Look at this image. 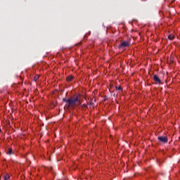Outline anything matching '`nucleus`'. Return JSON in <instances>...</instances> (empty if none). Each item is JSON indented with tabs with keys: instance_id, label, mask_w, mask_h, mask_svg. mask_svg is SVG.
Wrapping results in <instances>:
<instances>
[{
	"instance_id": "ddd939ff",
	"label": "nucleus",
	"mask_w": 180,
	"mask_h": 180,
	"mask_svg": "<svg viewBox=\"0 0 180 180\" xmlns=\"http://www.w3.org/2000/svg\"><path fill=\"white\" fill-rule=\"evenodd\" d=\"M53 108H54L55 106H56V103H53Z\"/></svg>"
},
{
	"instance_id": "39448f33",
	"label": "nucleus",
	"mask_w": 180,
	"mask_h": 180,
	"mask_svg": "<svg viewBox=\"0 0 180 180\" xmlns=\"http://www.w3.org/2000/svg\"><path fill=\"white\" fill-rule=\"evenodd\" d=\"M7 154L8 155H11L13 154V151L12 150V148H10L8 149Z\"/></svg>"
},
{
	"instance_id": "1a4fd4ad",
	"label": "nucleus",
	"mask_w": 180,
	"mask_h": 180,
	"mask_svg": "<svg viewBox=\"0 0 180 180\" xmlns=\"http://www.w3.org/2000/svg\"><path fill=\"white\" fill-rule=\"evenodd\" d=\"M39 75H35L34 77V81H35V82L37 81V79H39Z\"/></svg>"
},
{
	"instance_id": "4468645a",
	"label": "nucleus",
	"mask_w": 180,
	"mask_h": 180,
	"mask_svg": "<svg viewBox=\"0 0 180 180\" xmlns=\"http://www.w3.org/2000/svg\"><path fill=\"white\" fill-rule=\"evenodd\" d=\"M66 81H68V77H66Z\"/></svg>"
},
{
	"instance_id": "423d86ee",
	"label": "nucleus",
	"mask_w": 180,
	"mask_h": 180,
	"mask_svg": "<svg viewBox=\"0 0 180 180\" xmlns=\"http://www.w3.org/2000/svg\"><path fill=\"white\" fill-rule=\"evenodd\" d=\"M168 39H169V40H174V35H172V34H169V35L168 36Z\"/></svg>"
},
{
	"instance_id": "f03ea898",
	"label": "nucleus",
	"mask_w": 180,
	"mask_h": 180,
	"mask_svg": "<svg viewBox=\"0 0 180 180\" xmlns=\"http://www.w3.org/2000/svg\"><path fill=\"white\" fill-rule=\"evenodd\" d=\"M158 140L159 141H160L161 143H168V137L167 136H158Z\"/></svg>"
},
{
	"instance_id": "f8f14e48",
	"label": "nucleus",
	"mask_w": 180,
	"mask_h": 180,
	"mask_svg": "<svg viewBox=\"0 0 180 180\" xmlns=\"http://www.w3.org/2000/svg\"><path fill=\"white\" fill-rule=\"evenodd\" d=\"M65 109H68V105L66 104V105H65Z\"/></svg>"
},
{
	"instance_id": "9b49d317",
	"label": "nucleus",
	"mask_w": 180,
	"mask_h": 180,
	"mask_svg": "<svg viewBox=\"0 0 180 180\" xmlns=\"http://www.w3.org/2000/svg\"><path fill=\"white\" fill-rule=\"evenodd\" d=\"M63 102H66V103H68V98H63Z\"/></svg>"
},
{
	"instance_id": "f257e3e1",
	"label": "nucleus",
	"mask_w": 180,
	"mask_h": 180,
	"mask_svg": "<svg viewBox=\"0 0 180 180\" xmlns=\"http://www.w3.org/2000/svg\"><path fill=\"white\" fill-rule=\"evenodd\" d=\"M79 105H81V101L78 99V96L70 97V98L68 99L69 109H74V108L79 106Z\"/></svg>"
},
{
	"instance_id": "9d476101",
	"label": "nucleus",
	"mask_w": 180,
	"mask_h": 180,
	"mask_svg": "<svg viewBox=\"0 0 180 180\" xmlns=\"http://www.w3.org/2000/svg\"><path fill=\"white\" fill-rule=\"evenodd\" d=\"M72 79H74V77L72 76H69L68 77V81L70 82V81H72Z\"/></svg>"
},
{
	"instance_id": "20e7f679",
	"label": "nucleus",
	"mask_w": 180,
	"mask_h": 180,
	"mask_svg": "<svg viewBox=\"0 0 180 180\" xmlns=\"http://www.w3.org/2000/svg\"><path fill=\"white\" fill-rule=\"evenodd\" d=\"M153 79L155 82H156V84H161V79H160V77H158V75H155L153 76Z\"/></svg>"
},
{
	"instance_id": "7ed1b4c3",
	"label": "nucleus",
	"mask_w": 180,
	"mask_h": 180,
	"mask_svg": "<svg viewBox=\"0 0 180 180\" xmlns=\"http://www.w3.org/2000/svg\"><path fill=\"white\" fill-rule=\"evenodd\" d=\"M129 46H130L129 41H124L120 44L119 48L123 49V47H129Z\"/></svg>"
},
{
	"instance_id": "0eeeda50",
	"label": "nucleus",
	"mask_w": 180,
	"mask_h": 180,
	"mask_svg": "<svg viewBox=\"0 0 180 180\" xmlns=\"http://www.w3.org/2000/svg\"><path fill=\"white\" fill-rule=\"evenodd\" d=\"M115 89L116 91H122L123 89H122V86H116Z\"/></svg>"
},
{
	"instance_id": "6e6552de",
	"label": "nucleus",
	"mask_w": 180,
	"mask_h": 180,
	"mask_svg": "<svg viewBox=\"0 0 180 180\" xmlns=\"http://www.w3.org/2000/svg\"><path fill=\"white\" fill-rule=\"evenodd\" d=\"M9 178H10V176L8 174H6L5 176H4V180H8V179H9Z\"/></svg>"
}]
</instances>
